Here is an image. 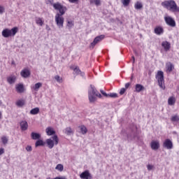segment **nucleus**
<instances>
[{"mask_svg":"<svg viewBox=\"0 0 179 179\" xmlns=\"http://www.w3.org/2000/svg\"><path fill=\"white\" fill-rule=\"evenodd\" d=\"M17 31H19V29L17 27H15L11 29H3L1 32V34L3 37H4L5 38H8V37H15Z\"/></svg>","mask_w":179,"mask_h":179,"instance_id":"nucleus-3","label":"nucleus"},{"mask_svg":"<svg viewBox=\"0 0 179 179\" xmlns=\"http://www.w3.org/2000/svg\"><path fill=\"white\" fill-rule=\"evenodd\" d=\"M64 17L59 15V13H57L55 15V22L59 29H62L64 27Z\"/></svg>","mask_w":179,"mask_h":179,"instance_id":"nucleus-7","label":"nucleus"},{"mask_svg":"<svg viewBox=\"0 0 179 179\" xmlns=\"http://www.w3.org/2000/svg\"><path fill=\"white\" fill-rule=\"evenodd\" d=\"M31 138L34 141H37V139H40V138H41V134L38 133L32 132L31 134Z\"/></svg>","mask_w":179,"mask_h":179,"instance_id":"nucleus-20","label":"nucleus"},{"mask_svg":"<svg viewBox=\"0 0 179 179\" xmlns=\"http://www.w3.org/2000/svg\"><path fill=\"white\" fill-rule=\"evenodd\" d=\"M41 86H43V83H37L31 87V90H34V92H38V90L40 89V87H41Z\"/></svg>","mask_w":179,"mask_h":179,"instance_id":"nucleus-22","label":"nucleus"},{"mask_svg":"<svg viewBox=\"0 0 179 179\" xmlns=\"http://www.w3.org/2000/svg\"><path fill=\"white\" fill-rule=\"evenodd\" d=\"M171 121H172V122H178L179 116L177 115L172 116L171 118Z\"/></svg>","mask_w":179,"mask_h":179,"instance_id":"nucleus-33","label":"nucleus"},{"mask_svg":"<svg viewBox=\"0 0 179 179\" xmlns=\"http://www.w3.org/2000/svg\"><path fill=\"white\" fill-rule=\"evenodd\" d=\"M55 170H58V171H64V165L59 164L56 166Z\"/></svg>","mask_w":179,"mask_h":179,"instance_id":"nucleus-34","label":"nucleus"},{"mask_svg":"<svg viewBox=\"0 0 179 179\" xmlns=\"http://www.w3.org/2000/svg\"><path fill=\"white\" fill-rule=\"evenodd\" d=\"M162 46L163 47L165 51H169V50H170L171 47V44H170V43L167 41H165L162 43Z\"/></svg>","mask_w":179,"mask_h":179,"instance_id":"nucleus-15","label":"nucleus"},{"mask_svg":"<svg viewBox=\"0 0 179 179\" xmlns=\"http://www.w3.org/2000/svg\"><path fill=\"white\" fill-rule=\"evenodd\" d=\"M129 86H131V83H126L124 89H126V90L128 89V87H129Z\"/></svg>","mask_w":179,"mask_h":179,"instance_id":"nucleus-49","label":"nucleus"},{"mask_svg":"<svg viewBox=\"0 0 179 179\" xmlns=\"http://www.w3.org/2000/svg\"><path fill=\"white\" fill-rule=\"evenodd\" d=\"M80 178L93 179V176H92V173L89 171L86 170L80 175Z\"/></svg>","mask_w":179,"mask_h":179,"instance_id":"nucleus-10","label":"nucleus"},{"mask_svg":"<svg viewBox=\"0 0 179 179\" xmlns=\"http://www.w3.org/2000/svg\"><path fill=\"white\" fill-rule=\"evenodd\" d=\"M162 6L171 12H179V7L173 0H168L162 3Z\"/></svg>","mask_w":179,"mask_h":179,"instance_id":"nucleus-1","label":"nucleus"},{"mask_svg":"<svg viewBox=\"0 0 179 179\" xmlns=\"http://www.w3.org/2000/svg\"><path fill=\"white\" fill-rule=\"evenodd\" d=\"M46 179H52V178H51L50 177H48ZM53 179H55V178H53Z\"/></svg>","mask_w":179,"mask_h":179,"instance_id":"nucleus-55","label":"nucleus"},{"mask_svg":"<svg viewBox=\"0 0 179 179\" xmlns=\"http://www.w3.org/2000/svg\"><path fill=\"white\" fill-rule=\"evenodd\" d=\"M20 75L22 78H29L31 75L30 70L29 69H24L21 71Z\"/></svg>","mask_w":179,"mask_h":179,"instance_id":"nucleus-14","label":"nucleus"},{"mask_svg":"<svg viewBox=\"0 0 179 179\" xmlns=\"http://www.w3.org/2000/svg\"><path fill=\"white\" fill-rule=\"evenodd\" d=\"M153 167H154L153 165H150V164H148L147 166V169H148V171H150V170H152Z\"/></svg>","mask_w":179,"mask_h":179,"instance_id":"nucleus-43","label":"nucleus"},{"mask_svg":"<svg viewBox=\"0 0 179 179\" xmlns=\"http://www.w3.org/2000/svg\"><path fill=\"white\" fill-rule=\"evenodd\" d=\"M45 29H46L47 31H50L51 30V28L50 27V26H48V24H46Z\"/></svg>","mask_w":179,"mask_h":179,"instance_id":"nucleus-48","label":"nucleus"},{"mask_svg":"<svg viewBox=\"0 0 179 179\" xmlns=\"http://www.w3.org/2000/svg\"><path fill=\"white\" fill-rule=\"evenodd\" d=\"M145 89V87H143L142 85L136 84V92L139 93L140 92H142Z\"/></svg>","mask_w":179,"mask_h":179,"instance_id":"nucleus-29","label":"nucleus"},{"mask_svg":"<svg viewBox=\"0 0 179 179\" xmlns=\"http://www.w3.org/2000/svg\"><path fill=\"white\" fill-rule=\"evenodd\" d=\"M55 79L57 80V82H58V83H62V78H61L59 76H55Z\"/></svg>","mask_w":179,"mask_h":179,"instance_id":"nucleus-37","label":"nucleus"},{"mask_svg":"<svg viewBox=\"0 0 179 179\" xmlns=\"http://www.w3.org/2000/svg\"><path fill=\"white\" fill-rule=\"evenodd\" d=\"M163 147L166 148V149L170 150L173 148V142L171 140L167 138L164 141L163 143Z\"/></svg>","mask_w":179,"mask_h":179,"instance_id":"nucleus-12","label":"nucleus"},{"mask_svg":"<svg viewBox=\"0 0 179 179\" xmlns=\"http://www.w3.org/2000/svg\"><path fill=\"white\" fill-rule=\"evenodd\" d=\"M101 94H103V96H104L105 97H108V94L106 93L104 91L101 90Z\"/></svg>","mask_w":179,"mask_h":179,"instance_id":"nucleus-45","label":"nucleus"},{"mask_svg":"<svg viewBox=\"0 0 179 179\" xmlns=\"http://www.w3.org/2000/svg\"><path fill=\"white\" fill-rule=\"evenodd\" d=\"M36 24H39V26H43V24H44V21H43V19H41V17H36Z\"/></svg>","mask_w":179,"mask_h":179,"instance_id":"nucleus-31","label":"nucleus"},{"mask_svg":"<svg viewBox=\"0 0 179 179\" xmlns=\"http://www.w3.org/2000/svg\"><path fill=\"white\" fill-rule=\"evenodd\" d=\"M55 179H66V178H65L64 176H61V177L57 176V177L55 178Z\"/></svg>","mask_w":179,"mask_h":179,"instance_id":"nucleus-50","label":"nucleus"},{"mask_svg":"<svg viewBox=\"0 0 179 179\" xmlns=\"http://www.w3.org/2000/svg\"><path fill=\"white\" fill-rule=\"evenodd\" d=\"M127 139L131 140L132 139V137L129 136V135H127Z\"/></svg>","mask_w":179,"mask_h":179,"instance_id":"nucleus-52","label":"nucleus"},{"mask_svg":"<svg viewBox=\"0 0 179 179\" xmlns=\"http://www.w3.org/2000/svg\"><path fill=\"white\" fill-rule=\"evenodd\" d=\"M133 64H135V57L132 56Z\"/></svg>","mask_w":179,"mask_h":179,"instance_id":"nucleus-51","label":"nucleus"},{"mask_svg":"<svg viewBox=\"0 0 179 179\" xmlns=\"http://www.w3.org/2000/svg\"><path fill=\"white\" fill-rule=\"evenodd\" d=\"M45 143L43 140H38L35 143V147L38 148V146H44Z\"/></svg>","mask_w":179,"mask_h":179,"instance_id":"nucleus-30","label":"nucleus"},{"mask_svg":"<svg viewBox=\"0 0 179 179\" xmlns=\"http://www.w3.org/2000/svg\"><path fill=\"white\" fill-rule=\"evenodd\" d=\"M16 106L17 107H23V106H24V100H18V101H17Z\"/></svg>","mask_w":179,"mask_h":179,"instance_id":"nucleus-32","label":"nucleus"},{"mask_svg":"<svg viewBox=\"0 0 179 179\" xmlns=\"http://www.w3.org/2000/svg\"><path fill=\"white\" fill-rule=\"evenodd\" d=\"M11 64H12V65H15V61H13V62H11Z\"/></svg>","mask_w":179,"mask_h":179,"instance_id":"nucleus-53","label":"nucleus"},{"mask_svg":"<svg viewBox=\"0 0 179 179\" xmlns=\"http://www.w3.org/2000/svg\"><path fill=\"white\" fill-rule=\"evenodd\" d=\"M104 37H105L104 35H101V36H96L94 39L93 42L91 43L90 48H94V45H96V44H98V43H100V41H101L102 40H103Z\"/></svg>","mask_w":179,"mask_h":179,"instance_id":"nucleus-9","label":"nucleus"},{"mask_svg":"<svg viewBox=\"0 0 179 179\" xmlns=\"http://www.w3.org/2000/svg\"><path fill=\"white\" fill-rule=\"evenodd\" d=\"M20 125L22 131H27V128H29V124L26 121H22Z\"/></svg>","mask_w":179,"mask_h":179,"instance_id":"nucleus-19","label":"nucleus"},{"mask_svg":"<svg viewBox=\"0 0 179 179\" xmlns=\"http://www.w3.org/2000/svg\"><path fill=\"white\" fill-rule=\"evenodd\" d=\"M90 3H95L97 6L100 5V0H90Z\"/></svg>","mask_w":179,"mask_h":179,"instance_id":"nucleus-38","label":"nucleus"},{"mask_svg":"<svg viewBox=\"0 0 179 179\" xmlns=\"http://www.w3.org/2000/svg\"><path fill=\"white\" fill-rule=\"evenodd\" d=\"M169 106H174L176 104V98L174 96H171L168 99Z\"/></svg>","mask_w":179,"mask_h":179,"instance_id":"nucleus-24","label":"nucleus"},{"mask_svg":"<svg viewBox=\"0 0 179 179\" xmlns=\"http://www.w3.org/2000/svg\"><path fill=\"white\" fill-rule=\"evenodd\" d=\"M71 69H73L74 75H80V76H85V73L82 72L78 66H71Z\"/></svg>","mask_w":179,"mask_h":179,"instance_id":"nucleus-13","label":"nucleus"},{"mask_svg":"<svg viewBox=\"0 0 179 179\" xmlns=\"http://www.w3.org/2000/svg\"><path fill=\"white\" fill-rule=\"evenodd\" d=\"M2 106V101H0V106Z\"/></svg>","mask_w":179,"mask_h":179,"instance_id":"nucleus-54","label":"nucleus"},{"mask_svg":"<svg viewBox=\"0 0 179 179\" xmlns=\"http://www.w3.org/2000/svg\"><path fill=\"white\" fill-rule=\"evenodd\" d=\"M96 97H101V94L100 92L93 87V85H90V88L88 91V99L90 101V103H94L96 100H97Z\"/></svg>","mask_w":179,"mask_h":179,"instance_id":"nucleus-2","label":"nucleus"},{"mask_svg":"<svg viewBox=\"0 0 179 179\" xmlns=\"http://www.w3.org/2000/svg\"><path fill=\"white\" fill-rule=\"evenodd\" d=\"M52 6L54 8V9H55V10H58L59 11V15H60V16H63V15H65V12H66L67 8L66 6H62V4H61L60 3H55L52 4Z\"/></svg>","mask_w":179,"mask_h":179,"instance_id":"nucleus-5","label":"nucleus"},{"mask_svg":"<svg viewBox=\"0 0 179 179\" xmlns=\"http://www.w3.org/2000/svg\"><path fill=\"white\" fill-rule=\"evenodd\" d=\"M25 149H26L27 152H31V150H33L31 145H27Z\"/></svg>","mask_w":179,"mask_h":179,"instance_id":"nucleus-41","label":"nucleus"},{"mask_svg":"<svg viewBox=\"0 0 179 179\" xmlns=\"http://www.w3.org/2000/svg\"><path fill=\"white\" fill-rule=\"evenodd\" d=\"M1 141L3 145H6V143H8V138H6V136H3L1 138Z\"/></svg>","mask_w":179,"mask_h":179,"instance_id":"nucleus-40","label":"nucleus"},{"mask_svg":"<svg viewBox=\"0 0 179 179\" xmlns=\"http://www.w3.org/2000/svg\"><path fill=\"white\" fill-rule=\"evenodd\" d=\"M80 131L83 135H85L87 133V128L85 127V125H81L79 127Z\"/></svg>","mask_w":179,"mask_h":179,"instance_id":"nucleus-28","label":"nucleus"},{"mask_svg":"<svg viewBox=\"0 0 179 179\" xmlns=\"http://www.w3.org/2000/svg\"><path fill=\"white\" fill-rule=\"evenodd\" d=\"M3 12H5V8H3V6H0V15H2Z\"/></svg>","mask_w":179,"mask_h":179,"instance_id":"nucleus-42","label":"nucleus"},{"mask_svg":"<svg viewBox=\"0 0 179 179\" xmlns=\"http://www.w3.org/2000/svg\"><path fill=\"white\" fill-rule=\"evenodd\" d=\"M121 2L123 6H128L131 2V0H121Z\"/></svg>","mask_w":179,"mask_h":179,"instance_id":"nucleus-35","label":"nucleus"},{"mask_svg":"<svg viewBox=\"0 0 179 179\" xmlns=\"http://www.w3.org/2000/svg\"><path fill=\"white\" fill-rule=\"evenodd\" d=\"M150 147L152 150H158L160 148V142L157 140L152 141L150 143Z\"/></svg>","mask_w":179,"mask_h":179,"instance_id":"nucleus-11","label":"nucleus"},{"mask_svg":"<svg viewBox=\"0 0 179 179\" xmlns=\"http://www.w3.org/2000/svg\"><path fill=\"white\" fill-rule=\"evenodd\" d=\"M126 91H127V90L125 88H122L120 90V94H121V95L124 94V93H125Z\"/></svg>","mask_w":179,"mask_h":179,"instance_id":"nucleus-44","label":"nucleus"},{"mask_svg":"<svg viewBox=\"0 0 179 179\" xmlns=\"http://www.w3.org/2000/svg\"><path fill=\"white\" fill-rule=\"evenodd\" d=\"M64 132L66 134V135H72L73 134V130H72V128L71 127H66L64 129Z\"/></svg>","mask_w":179,"mask_h":179,"instance_id":"nucleus-27","label":"nucleus"},{"mask_svg":"<svg viewBox=\"0 0 179 179\" xmlns=\"http://www.w3.org/2000/svg\"><path fill=\"white\" fill-rule=\"evenodd\" d=\"M45 132H46L47 135H48L49 136H51V135H55V131L52 127L46 128Z\"/></svg>","mask_w":179,"mask_h":179,"instance_id":"nucleus-23","label":"nucleus"},{"mask_svg":"<svg viewBox=\"0 0 179 179\" xmlns=\"http://www.w3.org/2000/svg\"><path fill=\"white\" fill-rule=\"evenodd\" d=\"M73 21L70 20V21H67V27L69 29H72V27H73Z\"/></svg>","mask_w":179,"mask_h":179,"instance_id":"nucleus-36","label":"nucleus"},{"mask_svg":"<svg viewBox=\"0 0 179 179\" xmlns=\"http://www.w3.org/2000/svg\"><path fill=\"white\" fill-rule=\"evenodd\" d=\"M155 78L158 82V85L161 89L164 90L166 86L164 85V73L162 71H158L157 73L155 76Z\"/></svg>","mask_w":179,"mask_h":179,"instance_id":"nucleus-4","label":"nucleus"},{"mask_svg":"<svg viewBox=\"0 0 179 179\" xmlns=\"http://www.w3.org/2000/svg\"><path fill=\"white\" fill-rule=\"evenodd\" d=\"M108 97H112L113 99H115L118 97V94H117V93H110V94H108Z\"/></svg>","mask_w":179,"mask_h":179,"instance_id":"nucleus-39","label":"nucleus"},{"mask_svg":"<svg viewBox=\"0 0 179 179\" xmlns=\"http://www.w3.org/2000/svg\"><path fill=\"white\" fill-rule=\"evenodd\" d=\"M5 153V149L3 148H0V156L1 155H3Z\"/></svg>","mask_w":179,"mask_h":179,"instance_id":"nucleus-46","label":"nucleus"},{"mask_svg":"<svg viewBox=\"0 0 179 179\" xmlns=\"http://www.w3.org/2000/svg\"><path fill=\"white\" fill-rule=\"evenodd\" d=\"M15 90L17 93H23L24 92V86L23 84H17L15 85Z\"/></svg>","mask_w":179,"mask_h":179,"instance_id":"nucleus-16","label":"nucleus"},{"mask_svg":"<svg viewBox=\"0 0 179 179\" xmlns=\"http://www.w3.org/2000/svg\"><path fill=\"white\" fill-rule=\"evenodd\" d=\"M0 116H1V112H0Z\"/></svg>","mask_w":179,"mask_h":179,"instance_id":"nucleus-56","label":"nucleus"},{"mask_svg":"<svg viewBox=\"0 0 179 179\" xmlns=\"http://www.w3.org/2000/svg\"><path fill=\"white\" fill-rule=\"evenodd\" d=\"M46 143L49 149H52V148H54V145H58V136L55 135L52 138H48L46 140Z\"/></svg>","mask_w":179,"mask_h":179,"instance_id":"nucleus-6","label":"nucleus"},{"mask_svg":"<svg viewBox=\"0 0 179 179\" xmlns=\"http://www.w3.org/2000/svg\"><path fill=\"white\" fill-rule=\"evenodd\" d=\"M7 82L10 85H13L16 82V77L15 76H11L7 78Z\"/></svg>","mask_w":179,"mask_h":179,"instance_id":"nucleus-21","label":"nucleus"},{"mask_svg":"<svg viewBox=\"0 0 179 179\" xmlns=\"http://www.w3.org/2000/svg\"><path fill=\"white\" fill-rule=\"evenodd\" d=\"M40 113V108H35L30 110V114L31 115H37Z\"/></svg>","mask_w":179,"mask_h":179,"instance_id":"nucleus-25","label":"nucleus"},{"mask_svg":"<svg viewBox=\"0 0 179 179\" xmlns=\"http://www.w3.org/2000/svg\"><path fill=\"white\" fill-rule=\"evenodd\" d=\"M155 34H157V36H160L161 34H163L164 32V29H163V27H157L155 28L154 30Z\"/></svg>","mask_w":179,"mask_h":179,"instance_id":"nucleus-18","label":"nucleus"},{"mask_svg":"<svg viewBox=\"0 0 179 179\" xmlns=\"http://www.w3.org/2000/svg\"><path fill=\"white\" fill-rule=\"evenodd\" d=\"M78 1H79V0H69V1L71 3H76V2H78Z\"/></svg>","mask_w":179,"mask_h":179,"instance_id":"nucleus-47","label":"nucleus"},{"mask_svg":"<svg viewBox=\"0 0 179 179\" xmlns=\"http://www.w3.org/2000/svg\"><path fill=\"white\" fill-rule=\"evenodd\" d=\"M164 21L168 26H170V27H176V20L171 16H165Z\"/></svg>","mask_w":179,"mask_h":179,"instance_id":"nucleus-8","label":"nucleus"},{"mask_svg":"<svg viewBox=\"0 0 179 179\" xmlns=\"http://www.w3.org/2000/svg\"><path fill=\"white\" fill-rule=\"evenodd\" d=\"M166 72H172L173 69H174V64L170 62L166 64Z\"/></svg>","mask_w":179,"mask_h":179,"instance_id":"nucleus-17","label":"nucleus"},{"mask_svg":"<svg viewBox=\"0 0 179 179\" xmlns=\"http://www.w3.org/2000/svg\"><path fill=\"white\" fill-rule=\"evenodd\" d=\"M134 8H135V9H136V10H139L142 9V8H143V5L142 4L141 2L137 1L134 4Z\"/></svg>","mask_w":179,"mask_h":179,"instance_id":"nucleus-26","label":"nucleus"}]
</instances>
